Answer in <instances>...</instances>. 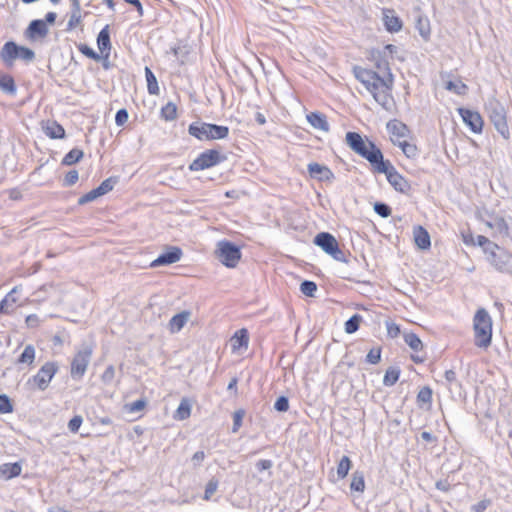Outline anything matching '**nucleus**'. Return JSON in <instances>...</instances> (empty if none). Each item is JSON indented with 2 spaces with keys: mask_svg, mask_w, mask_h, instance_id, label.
<instances>
[{
  "mask_svg": "<svg viewBox=\"0 0 512 512\" xmlns=\"http://www.w3.org/2000/svg\"><path fill=\"white\" fill-rule=\"evenodd\" d=\"M353 72L356 79L372 94L374 100L384 109L390 110L393 86L392 73H389V77L382 78L377 72L360 66H355Z\"/></svg>",
  "mask_w": 512,
  "mask_h": 512,
  "instance_id": "obj_1",
  "label": "nucleus"
},
{
  "mask_svg": "<svg viewBox=\"0 0 512 512\" xmlns=\"http://www.w3.org/2000/svg\"><path fill=\"white\" fill-rule=\"evenodd\" d=\"M347 145L358 155L365 158L374 168L383 158L381 150L369 140H364L357 132L346 134Z\"/></svg>",
  "mask_w": 512,
  "mask_h": 512,
  "instance_id": "obj_2",
  "label": "nucleus"
},
{
  "mask_svg": "<svg viewBox=\"0 0 512 512\" xmlns=\"http://www.w3.org/2000/svg\"><path fill=\"white\" fill-rule=\"evenodd\" d=\"M485 110L496 131L506 141L510 140L511 133L507 122L505 106L497 98L492 97L485 104Z\"/></svg>",
  "mask_w": 512,
  "mask_h": 512,
  "instance_id": "obj_3",
  "label": "nucleus"
},
{
  "mask_svg": "<svg viewBox=\"0 0 512 512\" xmlns=\"http://www.w3.org/2000/svg\"><path fill=\"white\" fill-rule=\"evenodd\" d=\"M473 328L475 345L479 348H488L492 339V319L484 308L476 311L473 318Z\"/></svg>",
  "mask_w": 512,
  "mask_h": 512,
  "instance_id": "obj_4",
  "label": "nucleus"
},
{
  "mask_svg": "<svg viewBox=\"0 0 512 512\" xmlns=\"http://www.w3.org/2000/svg\"><path fill=\"white\" fill-rule=\"evenodd\" d=\"M188 133L200 141L219 140L225 139L228 136L229 128L227 126L196 121L189 125Z\"/></svg>",
  "mask_w": 512,
  "mask_h": 512,
  "instance_id": "obj_5",
  "label": "nucleus"
},
{
  "mask_svg": "<svg viewBox=\"0 0 512 512\" xmlns=\"http://www.w3.org/2000/svg\"><path fill=\"white\" fill-rule=\"evenodd\" d=\"M377 173H384L390 185L398 192L408 193L411 189L410 183L399 174L390 161L383 158L374 167Z\"/></svg>",
  "mask_w": 512,
  "mask_h": 512,
  "instance_id": "obj_6",
  "label": "nucleus"
},
{
  "mask_svg": "<svg viewBox=\"0 0 512 512\" xmlns=\"http://www.w3.org/2000/svg\"><path fill=\"white\" fill-rule=\"evenodd\" d=\"M217 259L228 268H235L241 259V251L234 243L222 240L217 243Z\"/></svg>",
  "mask_w": 512,
  "mask_h": 512,
  "instance_id": "obj_7",
  "label": "nucleus"
},
{
  "mask_svg": "<svg viewBox=\"0 0 512 512\" xmlns=\"http://www.w3.org/2000/svg\"><path fill=\"white\" fill-rule=\"evenodd\" d=\"M314 244L319 246L325 253L330 255L333 259L339 262L347 263L345 253L339 248L336 238L328 233L321 232L314 238Z\"/></svg>",
  "mask_w": 512,
  "mask_h": 512,
  "instance_id": "obj_8",
  "label": "nucleus"
},
{
  "mask_svg": "<svg viewBox=\"0 0 512 512\" xmlns=\"http://www.w3.org/2000/svg\"><path fill=\"white\" fill-rule=\"evenodd\" d=\"M58 371V365L55 362H46L37 372L36 375L28 379L27 385L31 389L45 391L53 377Z\"/></svg>",
  "mask_w": 512,
  "mask_h": 512,
  "instance_id": "obj_9",
  "label": "nucleus"
},
{
  "mask_svg": "<svg viewBox=\"0 0 512 512\" xmlns=\"http://www.w3.org/2000/svg\"><path fill=\"white\" fill-rule=\"evenodd\" d=\"M225 160L226 156L221 154L218 150L209 149L199 154L189 165V169L191 171H201L216 166Z\"/></svg>",
  "mask_w": 512,
  "mask_h": 512,
  "instance_id": "obj_10",
  "label": "nucleus"
},
{
  "mask_svg": "<svg viewBox=\"0 0 512 512\" xmlns=\"http://www.w3.org/2000/svg\"><path fill=\"white\" fill-rule=\"evenodd\" d=\"M92 352L91 347L85 346L75 354L71 362L70 373L72 378L80 379L83 377L90 362Z\"/></svg>",
  "mask_w": 512,
  "mask_h": 512,
  "instance_id": "obj_11",
  "label": "nucleus"
},
{
  "mask_svg": "<svg viewBox=\"0 0 512 512\" xmlns=\"http://www.w3.org/2000/svg\"><path fill=\"white\" fill-rule=\"evenodd\" d=\"M497 252L492 253L491 263L501 273L512 275V254L496 246Z\"/></svg>",
  "mask_w": 512,
  "mask_h": 512,
  "instance_id": "obj_12",
  "label": "nucleus"
},
{
  "mask_svg": "<svg viewBox=\"0 0 512 512\" xmlns=\"http://www.w3.org/2000/svg\"><path fill=\"white\" fill-rule=\"evenodd\" d=\"M183 255L182 250L177 246H169L167 251L160 254L150 264V267L166 266L180 261Z\"/></svg>",
  "mask_w": 512,
  "mask_h": 512,
  "instance_id": "obj_13",
  "label": "nucleus"
},
{
  "mask_svg": "<svg viewBox=\"0 0 512 512\" xmlns=\"http://www.w3.org/2000/svg\"><path fill=\"white\" fill-rule=\"evenodd\" d=\"M463 122L471 129L474 133H481L483 130V119L481 115L467 108L458 109Z\"/></svg>",
  "mask_w": 512,
  "mask_h": 512,
  "instance_id": "obj_14",
  "label": "nucleus"
},
{
  "mask_svg": "<svg viewBox=\"0 0 512 512\" xmlns=\"http://www.w3.org/2000/svg\"><path fill=\"white\" fill-rule=\"evenodd\" d=\"M309 175L318 181L329 182L334 179L333 172L325 165L313 162L308 164Z\"/></svg>",
  "mask_w": 512,
  "mask_h": 512,
  "instance_id": "obj_15",
  "label": "nucleus"
},
{
  "mask_svg": "<svg viewBox=\"0 0 512 512\" xmlns=\"http://www.w3.org/2000/svg\"><path fill=\"white\" fill-rule=\"evenodd\" d=\"M18 45L13 41L6 42L1 51L0 58L7 67H12L17 59Z\"/></svg>",
  "mask_w": 512,
  "mask_h": 512,
  "instance_id": "obj_16",
  "label": "nucleus"
},
{
  "mask_svg": "<svg viewBox=\"0 0 512 512\" xmlns=\"http://www.w3.org/2000/svg\"><path fill=\"white\" fill-rule=\"evenodd\" d=\"M97 46L102 54V58L107 60L111 51V41L109 33V25H106L98 34Z\"/></svg>",
  "mask_w": 512,
  "mask_h": 512,
  "instance_id": "obj_17",
  "label": "nucleus"
},
{
  "mask_svg": "<svg viewBox=\"0 0 512 512\" xmlns=\"http://www.w3.org/2000/svg\"><path fill=\"white\" fill-rule=\"evenodd\" d=\"M383 21L385 28L389 32H398L402 28V21L392 9L383 10Z\"/></svg>",
  "mask_w": 512,
  "mask_h": 512,
  "instance_id": "obj_18",
  "label": "nucleus"
},
{
  "mask_svg": "<svg viewBox=\"0 0 512 512\" xmlns=\"http://www.w3.org/2000/svg\"><path fill=\"white\" fill-rule=\"evenodd\" d=\"M306 118L313 128L321 130L323 132L329 131V123L327 121L326 116L323 113L311 112L306 116Z\"/></svg>",
  "mask_w": 512,
  "mask_h": 512,
  "instance_id": "obj_19",
  "label": "nucleus"
},
{
  "mask_svg": "<svg viewBox=\"0 0 512 512\" xmlns=\"http://www.w3.org/2000/svg\"><path fill=\"white\" fill-rule=\"evenodd\" d=\"M414 241L418 248L425 250L430 248V235L422 226H416L413 230Z\"/></svg>",
  "mask_w": 512,
  "mask_h": 512,
  "instance_id": "obj_20",
  "label": "nucleus"
},
{
  "mask_svg": "<svg viewBox=\"0 0 512 512\" xmlns=\"http://www.w3.org/2000/svg\"><path fill=\"white\" fill-rule=\"evenodd\" d=\"M22 466L20 463H4L0 465V477L5 480H10L21 474Z\"/></svg>",
  "mask_w": 512,
  "mask_h": 512,
  "instance_id": "obj_21",
  "label": "nucleus"
},
{
  "mask_svg": "<svg viewBox=\"0 0 512 512\" xmlns=\"http://www.w3.org/2000/svg\"><path fill=\"white\" fill-rule=\"evenodd\" d=\"M43 131L51 139H62L65 136L64 128L56 121H47L43 126Z\"/></svg>",
  "mask_w": 512,
  "mask_h": 512,
  "instance_id": "obj_22",
  "label": "nucleus"
},
{
  "mask_svg": "<svg viewBox=\"0 0 512 512\" xmlns=\"http://www.w3.org/2000/svg\"><path fill=\"white\" fill-rule=\"evenodd\" d=\"M27 32L31 38L36 36L45 37L48 34V27L43 20L37 19L31 21L28 26Z\"/></svg>",
  "mask_w": 512,
  "mask_h": 512,
  "instance_id": "obj_23",
  "label": "nucleus"
},
{
  "mask_svg": "<svg viewBox=\"0 0 512 512\" xmlns=\"http://www.w3.org/2000/svg\"><path fill=\"white\" fill-rule=\"evenodd\" d=\"M190 312L183 311L174 315L169 321V329L172 333L179 332L188 321Z\"/></svg>",
  "mask_w": 512,
  "mask_h": 512,
  "instance_id": "obj_24",
  "label": "nucleus"
},
{
  "mask_svg": "<svg viewBox=\"0 0 512 512\" xmlns=\"http://www.w3.org/2000/svg\"><path fill=\"white\" fill-rule=\"evenodd\" d=\"M0 89L9 95H15L17 87L13 77L9 74L0 72Z\"/></svg>",
  "mask_w": 512,
  "mask_h": 512,
  "instance_id": "obj_25",
  "label": "nucleus"
},
{
  "mask_svg": "<svg viewBox=\"0 0 512 512\" xmlns=\"http://www.w3.org/2000/svg\"><path fill=\"white\" fill-rule=\"evenodd\" d=\"M387 130L393 136H396L399 138L406 137L409 132L408 127L404 123H402L401 121L396 120V119L391 120L387 123Z\"/></svg>",
  "mask_w": 512,
  "mask_h": 512,
  "instance_id": "obj_26",
  "label": "nucleus"
},
{
  "mask_svg": "<svg viewBox=\"0 0 512 512\" xmlns=\"http://www.w3.org/2000/svg\"><path fill=\"white\" fill-rule=\"evenodd\" d=\"M487 225L502 237H507L509 235L508 224L502 217L494 218L492 222H487Z\"/></svg>",
  "mask_w": 512,
  "mask_h": 512,
  "instance_id": "obj_27",
  "label": "nucleus"
},
{
  "mask_svg": "<svg viewBox=\"0 0 512 512\" xmlns=\"http://www.w3.org/2000/svg\"><path fill=\"white\" fill-rule=\"evenodd\" d=\"M18 287H14L0 302V314H10L12 306L17 302L13 296L17 292Z\"/></svg>",
  "mask_w": 512,
  "mask_h": 512,
  "instance_id": "obj_28",
  "label": "nucleus"
},
{
  "mask_svg": "<svg viewBox=\"0 0 512 512\" xmlns=\"http://www.w3.org/2000/svg\"><path fill=\"white\" fill-rule=\"evenodd\" d=\"M249 343V336L246 329L238 330L232 337L233 349H239L241 347L247 348Z\"/></svg>",
  "mask_w": 512,
  "mask_h": 512,
  "instance_id": "obj_29",
  "label": "nucleus"
},
{
  "mask_svg": "<svg viewBox=\"0 0 512 512\" xmlns=\"http://www.w3.org/2000/svg\"><path fill=\"white\" fill-rule=\"evenodd\" d=\"M145 77L147 81V90L151 95H158L160 90L156 76L149 67H145Z\"/></svg>",
  "mask_w": 512,
  "mask_h": 512,
  "instance_id": "obj_30",
  "label": "nucleus"
},
{
  "mask_svg": "<svg viewBox=\"0 0 512 512\" xmlns=\"http://www.w3.org/2000/svg\"><path fill=\"white\" fill-rule=\"evenodd\" d=\"M83 156L84 153L81 149L73 148L62 159V165L71 166L79 162L83 158Z\"/></svg>",
  "mask_w": 512,
  "mask_h": 512,
  "instance_id": "obj_31",
  "label": "nucleus"
},
{
  "mask_svg": "<svg viewBox=\"0 0 512 512\" xmlns=\"http://www.w3.org/2000/svg\"><path fill=\"white\" fill-rule=\"evenodd\" d=\"M191 414V404L188 399L183 398L176 410L175 418L178 420H185Z\"/></svg>",
  "mask_w": 512,
  "mask_h": 512,
  "instance_id": "obj_32",
  "label": "nucleus"
},
{
  "mask_svg": "<svg viewBox=\"0 0 512 512\" xmlns=\"http://www.w3.org/2000/svg\"><path fill=\"white\" fill-rule=\"evenodd\" d=\"M405 343L415 352H419L423 348V343L415 333H407L404 335Z\"/></svg>",
  "mask_w": 512,
  "mask_h": 512,
  "instance_id": "obj_33",
  "label": "nucleus"
},
{
  "mask_svg": "<svg viewBox=\"0 0 512 512\" xmlns=\"http://www.w3.org/2000/svg\"><path fill=\"white\" fill-rule=\"evenodd\" d=\"M400 369L397 367H389L384 375L383 383L385 386H393L399 379Z\"/></svg>",
  "mask_w": 512,
  "mask_h": 512,
  "instance_id": "obj_34",
  "label": "nucleus"
},
{
  "mask_svg": "<svg viewBox=\"0 0 512 512\" xmlns=\"http://www.w3.org/2000/svg\"><path fill=\"white\" fill-rule=\"evenodd\" d=\"M350 488L356 492H363L365 489L364 475L362 472L355 471L352 475Z\"/></svg>",
  "mask_w": 512,
  "mask_h": 512,
  "instance_id": "obj_35",
  "label": "nucleus"
},
{
  "mask_svg": "<svg viewBox=\"0 0 512 512\" xmlns=\"http://www.w3.org/2000/svg\"><path fill=\"white\" fill-rule=\"evenodd\" d=\"M352 462L348 456H343L337 466V476L339 479H344L349 470L351 469Z\"/></svg>",
  "mask_w": 512,
  "mask_h": 512,
  "instance_id": "obj_36",
  "label": "nucleus"
},
{
  "mask_svg": "<svg viewBox=\"0 0 512 512\" xmlns=\"http://www.w3.org/2000/svg\"><path fill=\"white\" fill-rule=\"evenodd\" d=\"M445 88L451 92H454L457 95H465L468 87L462 81H447L445 83Z\"/></svg>",
  "mask_w": 512,
  "mask_h": 512,
  "instance_id": "obj_37",
  "label": "nucleus"
},
{
  "mask_svg": "<svg viewBox=\"0 0 512 512\" xmlns=\"http://www.w3.org/2000/svg\"><path fill=\"white\" fill-rule=\"evenodd\" d=\"M416 29L419 31V34L427 40L430 36V24L427 18L418 17L416 21Z\"/></svg>",
  "mask_w": 512,
  "mask_h": 512,
  "instance_id": "obj_38",
  "label": "nucleus"
},
{
  "mask_svg": "<svg viewBox=\"0 0 512 512\" xmlns=\"http://www.w3.org/2000/svg\"><path fill=\"white\" fill-rule=\"evenodd\" d=\"M397 145L401 148L403 153L408 158H415L418 155V148L415 144L407 142L406 140L398 141Z\"/></svg>",
  "mask_w": 512,
  "mask_h": 512,
  "instance_id": "obj_39",
  "label": "nucleus"
},
{
  "mask_svg": "<svg viewBox=\"0 0 512 512\" xmlns=\"http://www.w3.org/2000/svg\"><path fill=\"white\" fill-rule=\"evenodd\" d=\"M362 321V316L354 314L345 323V332L348 334L355 333L359 329V325Z\"/></svg>",
  "mask_w": 512,
  "mask_h": 512,
  "instance_id": "obj_40",
  "label": "nucleus"
},
{
  "mask_svg": "<svg viewBox=\"0 0 512 512\" xmlns=\"http://www.w3.org/2000/svg\"><path fill=\"white\" fill-rule=\"evenodd\" d=\"M161 116L167 121H172L177 117V107L174 103L168 102L161 109Z\"/></svg>",
  "mask_w": 512,
  "mask_h": 512,
  "instance_id": "obj_41",
  "label": "nucleus"
},
{
  "mask_svg": "<svg viewBox=\"0 0 512 512\" xmlns=\"http://www.w3.org/2000/svg\"><path fill=\"white\" fill-rule=\"evenodd\" d=\"M35 359V349L32 345H27L21 353L18 362L32 364Z\"/></svg>",
  "mask_w": 512,
  "mask_h": 512,
  "instance_id": "obj_42",
  "label": "nucleus"
},
{
  "mask_svg": "<svg viewBox=\"0 0 512 512\" xmlns=\"http://www.w3.org/2000/svg\"><path fill=\"white\" fill-rule=\"evenodd\" d=\"M81 10L71 9V14L67 23L66 30L71 31L81 23Z\"/></svg>",
  "mask_w": 512,
  "mask_h": 512,
  "instance_id": "obj_43",
  "label": "nucleus"
},
{
  "mask_svg": "<svg viewBox=\"0 0 512 512\" xmlns=\"http://www.w3.org/2000/svg\"><path fill=\"white\" fill-rule=\"evenodd\" d=\"M35 58V53L32 49L24 46H18L17 59H21L25 62H31Z\"/></svg>",
  "mask_w": 512,
  "mask_h": 512,
  "instance_id": "obj_44",
  "label": "nucleus"
},
{
  "mask_svg": "<svg viewBox=\"0 0 512 512\" xmlns=\"http://www.w3.org/2000/svg\"><path fill=\"white\" fill-rule=\"evenodd\" d=\"M218 485L219 481L215 478H211L206 484L203 499L206 501L210 500L212 495L217 491Z\"/></svg>",
  "mask_w": 512,
  "mask_h": 512,
  "instance_id": "obj_45",
  "label": "nucleus"
},
{
  "mask_svg": "<svg viewBox=\"0 0 512 512\" xmlns=\"http://www.w3.org/2000/svg\"><path fill=\"white\" fill-rule=\"evenodd\" d=\"M300 291L306 296L313 297L317 291V285L313 281L305 280L300 285Z\"/></svg>",
  "mask_w": 512,
  "mask_h": 512,
  "instance_id": "obj_46",
  "label": "nucleus"
},
{
  "mask_svg": "<svg viewBox=\"0 0 512 512\" xmlns=\"http://www.w3.org/2000/svg\"><path fill=\"white\" fill-rule=\"evenodd\" d=\"M100 196H101V192L99 190H97V188L92 189L91 191H89L88 193L84 194L83 196H81L78 199V204L79 205H85V204H87L89 202H92V201L96 200Z\"/></svg>",
  "mask_w": 512,
  "mask_h": 512,
  "instance_id": "obj_47",
  "label": "nucleus"
},
{
  "mask_svg": "<svg viewBox=\"0 0 512 512\" xmlns=\"http://www.w3.org/2000/svg\"><path fill=\"white\" fill-rule=\"evenodd\" d=\"M116 182L117 180L114 177L107 178L97 187V190H99L101 192V196H103L114 188Z\"/></svg>",
  "mask_w": 512,
  "mask_h": 512,
  "instance_id": "obj_48",
  "label": "nucleus"
},
{
  "mask_svg": "<svg viewBox=\"0 0 512 512\" xmlns=\"http://www.w3.org/2000/svg\"><path fill=\"white\" fill-rule=\"evenodd\" d=\"M417 401L430 404L432 402V390L428 386L423 387L417 394Z\"/></svg>",
  "mask_w": 512,
  "mask_h": 512,
  "instance_id": "obj_49",
  "label": "nucleus"
},
{
  "mask_svg": "<svg viewBox=\"0 0 512 512\" xmlns=\"http://www.w3.org/2000/svg\"><path fill=\"white\" fill-rule=\"evenodd\" d=\"M13 412V405L6 394L0 395V413L7 414Z\"/></svg>",
  "mask_w": 512,
  "mask_h": 512,
  "instance_id": "obj_50",
  "label": "nucleus"
},
{
  "mask_svg": "<svg viewBox=\"0 0 512 512\" xmlns=\"http://www.w3.org/2000/svg\"><path fill=\"white\" fill-rule=\"evenodd\" d=\"M245 415V411L243 409H239L233 414V426L232 432L235 433L242 426L243 417Z\"/></svg>",
  "mask_w": 512,
  "mask_h": 512,
  "instance_id": "obj_51",
  "label": "nucleus"
},
{
  "mask_svg": "<svg viewBox=\"0 0 512 512\" xmlns=\"http://www.w3.org/2000/svg\"><path fill=\"white\" fill-rule=\"evenodd\" d=\"M374 211L383 218H387L391 215L390 206L382 202H377L374 204Z\"/></svg>",
  "mask_w": 512,
  "mask_h": 512,
  "instance_id": "obj_52",
  "label": "nucleus"
},
{
  "mask_svg": "<svg viewBox=\"0 0 512 512\" xmlns=\"http://www.w3.org/2000/svg\"><path fill=\"white\" fill-rule=\"evenodd\" d=\"M381 360V349L380 348H372L367 356L366 361L370 364H378Z\"/></svg>",
  "mask_w": 512,
  "mask_h": 512,
  "instance_id": "obj_53",
  "label": "nucleus"
},
{
  "mask_svg": "<svg viewBox=\"0 0 512 512\" xmlns=\"http://www.w3.org/2000/svg\"><path fill=\"white\" fill-rule=\"evenodd\" d=\"M115 377V368L113 365H109L103 374L101 375V380L104 384H111Z\"/></svg>",
  "mask_w": 512,
  "mask_h": 512,
  "instance_id": "obj_54",
  "label": "nucleus"
},
{
  "mask_svg": "<svg viewBox=\"0 0 512 512\" xmlns=\"http://www.w3.org/2000/svg\"><path fill=\"white\" fill-rule=\"evenodd\" d=\"M274 409L278 412H286L289 409V400L286 396H280L274 403Z\"/></svg>",
  "mask_w": 512,
  "mask_h": 512,
  "instance_id": "obj_55",
  "label": "nucleus"
},
{
  "mask_svg": "<svg viewBox=\"0 0 512 512\" xmlns=\"http://www.w3.org/2000/svg\"><path fill=\"white\" fill-rule=\"evenodd\" d=\"M79 175L77 170H70L63 180V185L65 187H70L74 185L78 181Z\"/></svg>",
  "mask_w": 512,
  "mask_h": 512,
  "instance_id": "obj_56",
  "label": "nucleus"
},
{
  "mask_svg": "<svg viewBox=\"0 0 512 512\" xmlns=\"http://www.w3.org/2000/svg\"><path fill=\"white\" fill-rule=\"evenodd\" d=\"M79 50L83 55L95 61H98L101 58L99 54H97L92 48L85 44L80 45Z\"/></svg>",
  "mask_w": 512,
  "mask_h": 512,
  "instance_id": "obj_57",
  "label": "nucleus"
},
{
  "mask_svg": "<svg viewBox=\"0 0 512 512\" xmlns=\"http://www.w3.org/2000/svg\"><path fill=\"white\" fill-rule=\"evenodd\" d=\"M129 114L125 108L117 111L115 116V123L117 126H123L128 120Z\"/></svg>",
  "mask_w": 512,
  "mask_h": 512,
  "instance_id": "obj_58",
  "label": "nucleus"
},
{
  "mask_svg": "<svg viewBox=\"0 0 512 512\" xmlns=\"http://www.w3.org/2000/svg\"><path fill=\"white\" fill-rule=\"evenodd\" d=\"M82 422H83V419H82V417H81L80 415H76V416H74V417H73L72 419H70V421L68 422V428H69V430H70L71 432H73V433H76V432L79 430V428H80V426H81Z\"/></svg>",
  "mask_w": 512,
  "mask_h": 512,
  "instance_id": "obj_59",
  "label": "nucleus"
},
{
  "mask_svg": "<svg viewBox=\"0 0 512 512\" xmlns=\"http://www.w3.org/2000/svg\"><path fill=\"white\" fill-rule=\"evenodd\" d=\"M146 406V401L144 399L136 400L127 405L129 412H139L143 410Z\"/></svg>",
  "mask_w": 512,
  "mask_h": 512,
  "instance_id": "obj_60",
  "label": "nucleus"
},
{
  "mask_svg": "<svg viewBox=\"0 0 512 512\" xmlns=\"http://www.w3.org/2000/svg\"><path fill=\"white\" fill-rule=\"evenodd\" d=\"M386 328L388 335L392 338H395L400 334V328L394 322H386Z\"/></svg>",
  "mask_w": 512,
  "mask_h": 512,
  "instance_id": "obj_61",
  "label": "nucleus"
},
{
  "mask_svg": "<svg viewBox=\"0 0 512 512\" xmlns=\"http://www.w3.org/2000/svg\"><path fill=\"white\" fill-rule=\"evenodd\" d=\"M491 504L489 499H484L478 502L477 504L472 506V511L474 512H484Z\"/></svg>",
  "mask_w": 512,
  "mask_h": 512,
  "instance_id": "obj_62",
  "label": "nucleus"
},
{
  "mask_svg": "<svg viewBox=\"0 0 512 512\" xmlns=\"http://www.w3.org/2000/svg\"><path fill=\"white\" fill-rule=\"evenodd\" d=\"M205 457H206V455H205L204 451L195 452L191 459L194 467L200 466L201 463L203 462V460L205 459Z\"/></svg>",
  "mask_w": 512,
  "mask_h": 512,
  "instance_id": "obj_63",
  "label": "nucleus"
},
{
  "mask_svg": "<svg viewBox=\"0 0 512 512\" xmlns=\"http://www.w3.org/2000/svg\"><path fill=\"white\" fill-rule=\"evenodd\" d=\"M26 325L30 328H35L39 325V317L36 314H30L25 319Z\"/></svg>",
  "mask_w": 512,
  "mask_h": 512,
  "instance_id": "obj_64",
  "label": "nucleus"
}]
</instances>
